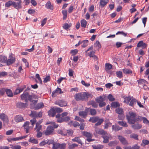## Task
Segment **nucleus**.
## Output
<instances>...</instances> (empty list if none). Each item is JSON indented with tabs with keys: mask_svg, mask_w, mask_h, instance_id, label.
I'll list each match as a JSON object with an SVG mask.
<instances>
[{
	"mask_svg": "<svg viewBox=\"0 0 149 149\" xmlns=\"http://www.w3.org/2000/svg\"><path fill=\"white\" fill-rule=\"evenodd\" d=\"M91 95L88 93L84 92L77 94L74 96L75 99L77 101H85Z\"/></svg>",
	"mask_w": 149,
	"mask_h": 149,
	"instance_id": "nucleus-1",
	"label": "nucleus"
},
{
	"mask_svg": "<svg viewBox=\"0 0 149 149\" xmlns=\"http://www.w3.org/2000/svg\"><path fill=\"white\" fill-rule=\"evenodd\" d=\"M130 116L127 115L126 118L127 120L128 123L131 124H134L136 122V113L132 112H129Z\"/></svg>",
	"mask_w": 149,
	"mask_h": 149,
	"instance_id": "nucleus-2",
	"label": "nucleus"
},
{
	"mask_svg": "<svg viewBox=\"0 0 149 149\" xmlns=\"http://www.w3.org/2000/svg\"><path fill=\"white\" fill-rule=\"evenodd\" d=\"M54 132V128L51 126H49L46 130L44 131L43 133L46 135H48L53 134Z\"/></svg>",
	"mask_w": 149,
	"mask_h": 149,
	"instance_id": "nucleus-3",
	"label": "nucleus"
},
{
	"mask_svg": "<svg viewBox=\"0 0 149 149\" xmlns=\"http://www.w3.org/2000/svg\"><path fill=\"white\" fill-rule=\"evenodd\" d=\"M83 135L87 138L86 140L88 142H91L94 141L91 139L92 134L91 133L86 131H83L82 132Z\"/></svg>",
	"mask_w": 149,
	"mask_h": 149,
	"instance_id": "nucleus-4",
	"label": "nucleus"
},
{
	"mask_svg": "<svg viewBox=\"0 0 149 149\" xmlns=\"http://www.w3.org/2000/svg\"><path fill=\"white\" fill-rule=\"evenodd\" d=\"M0 118L3 120L4 124H8L9 120L7 116L4 113L0 114Z\"/></svg>",
	"mask_w": 149,
	"mask_h": 149,
	"instance_id": "nucleus-5",
	"label": "nucleus"
},
{
	"mask_svg": "<svg viewBox=\"0 0 149 149\" xmlns=\"http://www.w3.org/2000/svg\"><path fill=\"white\" fill-rule=\"evenodd\" d=\"M16 106L19 108L23 109L27 107L28 104L26 103H24L21 102H18L16 104Z\"/></svg>",
	"mask_w": 149,
	"mask_h": 149,
	"instance_id": "nucleus-6",
	"label": "nucleus"
},
{
	"mask_svg": "<svg viewBox=\"0 0 149 149\" xmlns=\"http://www.w3.org/2000/svg\"><path fill=\"white\" fill-rule=\"evenodd\" d=\"M106 99V97L104 95L100 96L99 97H97L95 99L96 101L98 103L104 102Z\"/></svg>",
	"mask_w": 149,
	"mask_h": 149,
	"instance_id": "nucleus-7",
	"label": "nucleus"
},
{
	"mask_svg": "<svg viewBox=\"0 0 149 149\" xmlns=\"http://www.w3.org/2000/svg\"><path fill=\"white\" fill-rule=\"evenodd\" d=\"M56 104L62 107L66 106L67 105V102L64 100H60L56 101Z\"/></svg>",
	"mask_w": 149,
	"mask_h": 149,
	"instance_id": "nucleus-8",
	"label": "nucleus"
},
{
	"mask_svg": "<svg viewBox=\"0 0 149 149\" xmlns=\"http://www.w3.org/2000/svg\"><path fill=\"white\" fill-rule=\"evenodd\" d=\"M63 93L60 88L58 87L55 90L53 91L52 93V96L55 97L56 96V94H61Z\"/></svg>",
	"mask_w": 149,
	"mask_h": 149,
	"instance_id": "nucleus-9",
	"label": "nucleus"
},
{
	"mask_svg": "<svg viewBox=\"0 0 149 149\" xmlns=\"http://www.w3.org/2000/svg\"><path fill=\"white\" fill-rule=\"evenodd\" d=\"M118 139L120 142L124 145H127L128 144V143L126 139L123 137L121 136H118Z\"/></svg>",
	"mask_w": 149,
	"mask_h": 149,
	"instance_id": "nucleus-10",
	"label": "nucleus"
},
{
	"mask_svg": "<svg viewBox=\"0 0 149 149\" xmlns=\"http://www.w3.org/2000/svg\"><path fill=\"white\" fill-rule=\"evenodd\" d=\"M22 1H19L17 3L14 1L13 6L16 9H20L22 8Z\"/></svg>",
	"mask_w": 149,
	"mask_h": 149,
	"instance_id": "nucleus-11",
	"label": "nucleus"
},
{
	"mask_svg": "<svg viewBox=\"0 0 149 149\" xmlns=\"http://www.w3.org/2000/svg\"><path fill=\"white\" fill-rule=\"evenodd\" d=\"M30 124V122L28 121H26L24 124L23 127L26 131V133H28L29 132V130L30 128L31 127H29V125Z\"/></svg>",
	"mask_w": 149,
	"mask_h": 149,
	"instance_id": "nucleus-12",
	"label": "nucleus"
},
{
	"mask_svg": "<svg viewBox=\"0 0 149 149\" xmlns=\"http://www.w3.org/2000/svg\"><path fill=\"white\" fill-rule=\"evenodd\" d=\"M95 131L97 134L102 135V136L106 135L107 133V132H105L103 130L100 128L96 129Z\"/></svg>",
	"mask_w": 149,
	"mask_h": 149,
	"instance_id": "nucleus-13",
	"label": "nucleus"
},
{
	"mask_svg": "<svg viewBox=\"0 0 149 149\" xmlns=\"http://www.w3.org/2000/svg\"><path fill=\"white\" fill-rule=\"evenodd\" d=\"M147 46V44L143 42V41H140L138 43L137 47H141L143 49H144L146 48Z\"/></svg>",
	"mask_w": 149,
	"mask_h": 149,
	"instance_id": "nucleus-14",
	"label": "nucleus"
},
{
	"mask_svg": "<svg viewBox=\"0 0 149 149\" xmlns=\"http://www.w3.org/2000/svg\"><path fill=\"white\" fill-rule=\"evenodd\" d=\"M28 93L27 92H24L23 94L21 95V98L22 100H24L25 102H28Z\"/></svg>",
	"mask_w": 149,
	"mask_h": 149,
	"instance_id": "nucleus-15",
	"label": "nucleus"
},
{
	"mask_svg": "<svg viewBox=\"0 0 149 149\" xmlns=\"http://www.w3.org/2000/svg\"><path fill=\"white\" fill-rule=\"evenodd\" d=\"M85 111H89L91 114L92 116L95 115L97 113L96 110L93 109H91L90 108H86L85 109Z\"/></svg>",
	"mask_w": 149,
	"mask_h": 149,
	"instance_id": "nucleus-16",
	"label": "nucleus"
},
{
	"mask_svg": "<svg viewBox=\"0 0 149 149\" xmlns=\"http://www.w3.org/2000/svg\"><path fill=\"white\" fill-rule=\"evenodd\" d=\"M14 120L16 122L18 123L24 121L23 117L19 115H17L15 116L14 118Z\"/></svg>",
	"mask_w": 149,
	"mask_h": 149,
	"instance_id": "nucleus-17",
	"label": "nucleus"
},
{
	"mask_svg": "<svg viewBox=\"0 0 149 149\" xmlns=\"http://www.w3.org/2000/svg\"><path fill=\"white\" fill-rule=\"evenodd\" d=\"M109 0H100L99 6L101 8H103L109 2Z\"/></svg>",
	"mask_w": 149,
	"mask_h": 149,
	"instance_id": "nucleus-18",
	"label": "nucleus"
},
{
	"mask_svg": "<svg viewBox=\"0 0 149 149\" xmlns=\"http://www.w3.org/2000/svg\"><path fill=\"white\" fill-rule=\"evenodd\" d=\"M102 137L103 138L104 140L103 143H107L109 142V135H108L107 133L106 135L102 136Z\"/></svg>",
	"mask_w": 149,
	"mask_h": 149,
	"instance_id": "nucleus-19",
	"label": "nucleus"
},
{
	"mask_svg": "<svg viewBox=\"0 0 149 149\" xmlns=\"http://www.w3.org/2000/svg\"><path fill=\"white\" fill-rule=\"evenodd\" d=\"M88 105H91L93 107L96 108L97 107L98 105L93 100L90 101L87 103Z\"/></svg>",
	"mask_w": 149,
	"mask_h": 149,
	"instance_id": "nucleus-20",
	"label": "nucleus"
},
{
	"mask_svg": "<svg viewBox=\"0 0 149 149\" xmlns=\"http://www.w3.org/2000/svg\"><path fill=\"white\" fill-rule=\"evenodd\" d=\"M56 113H57L54 108L51 109L48 111L49 115L52 117H54Z\"/></svg>",
	"mask_w": 149,
	"mask_h": 149,
	"instance_id": "nucleus-21",
	"label": "nucleus"
},
{
	"mask_svg": "<svg viewBox=\"0 0 149 149\" xmlns=\"http://www.w3.org/2000/svg\"><path fill=\"white\" fill-rule=\"evenodd\" d=\"M122 97L124 99L123 102L127 104H129V102L131 99V97L130 96H124Z\"/></svg>",
	"mask_w": 149,
	"mask_h": 149,
	"instance_id": "nucleus-22",
	"label": "nucleus"
},
{
	"mask_svg": "<svg viewBox=\"0 0 149 149\" xmlns=\"http://www.w3.org/2000/svg\"><path fill=\"white\" fill-rule=\"evenodd\" d=\"M79 115L83 118H85L87 116V112L84 111H80L79 112Z\"/></svg>",
	"mask_w": 149,
	"mask_h": 149,
	"instance_id": "nucleus-23",
	"label": "nucleus"
},
{
	"mask_svg": "<svg viewBox=\"0 0 149 149\" xmlns=\"http://www.w3.org/2000/svg\"><path fill=\"white\" fill-rule=\"evenodd\" d=\"M138 84L139 85H141L142 86H145L146 84H148V82L145 80L143 79H141L137 80Z\"/></svg>",
	"mask_w": 149,
	"mask_h": 149,
	"instance_id": "nucleus-24",
	"label": "nucleus"
},
{
	"mask_svg": "<svg viewBox=\"0 0 149 149\" xmlns=\"http://www.w3.org/2000/svg\"><path fill=\"white\" fill-rule=\"evenodd\" d=\"M122 127H119V126L117 125H113L112 127V130L115 131H118L119 130L121 129Z\"/></svg>",
	"mask_w": 149,
	"mask_h": 149,
	"instance_id": "nucleus-25",
	"label": "nucleus"
},
{
	"mask_svg": "<svg viewBox=\"0 0 149 149\" xmlns=\"http://www.w3.org/2000/svg\"><path fill=\"white\" fill-rule=\"evenodd\" d=\"M72 140L73 142H77L81 145H82V141L79 137H76L72 139Z\"/></svg>",
	"mask_w": 149,
	"mask_h": 149,
	"instance_id": "nucleus-26",
	"label": "nucleus"
},
{
	"mask_svg": "<svg viewBox=\"0 0 149 149\" xmlns=\"http://www.w3.org/2000/svg\"><path fill=\"white\" fill-rule=\"evenodd\" d=\"M99 120V118L97 117H91L89 120V121L91 122L92 123H95Z\"/></svg>",
	"mask_w": 149,
	"mask_h": 149,
	"instance_id": "nucleus-27",
	"label": "nucleus"
},
{
	"mask_svg": "<svg viewBox=\"0 0 149 149\" xmlns=\"http://www.w3.org/2000/svg\"><path fill=\"white\" fill-rule=\"evenodd\" d=\"M46 8L50 10H52L53 9V6L51 4L50 1H48L47 2L45 5Z\"/></svg>",
	"mask_w": 149,
	"mask_h": 149,
	"instance_id": "nucleus-28",
	"label": "nucleus"
},
{
	"mask_svg": "<svg viewBox=\"0 0 149 149\" xmlns=\"http://www.w3.org/2000/svg\"><path fill=\"white\" fill-rule=\"evenodd\" d=\"M94 46L97 50H99L101 47V46L98 41L96 42L94 44Z\"/></svg>",
	"mask_w": 149,
	"mask_h": 149,
	"instance_id": "nucleus-29",
	"label": "nucleus"
},
{
	"mask_svg": "<svg viewBox=\"0 0 149 149\" xmlns=\"http://www.w3.org/2000/svg\"><path fill=\"white\" fill-rule=\"evenodd\" d=\"M137 102V101L135 98H132L130 100V102L129 103V105L131 107H133L134 104H136Z\"/></svg>",
	"mask_w": 149,
	"mask_h": 149,
	"instance_id": "nucleus-30",
	"label": "nucleus"
},
{
	"mask_svg": "<svg viewBox=\"0 0 149 149\" xmlns=\"http://www.w3.org/2000/svg\"><path fill=\"white\" fill-rule=\"evenodd\" d=\"M15 61V58L13 57L8 59L7 61V65H9L13 63Z\"/></svg>",
	"mask_w": 149,
	"mask_h": 149,
	"instance_id": "nucleus-31",
	"label": "nucleus"
},
{
	"mask_svg": "<svg viewBox=\"0 0 149 149\" xmlns=\"http://www.w3.org/2000/svg\"><path fill=\"white\" fill-rule=\"evenodd\" d=\"M132 127L134 129L139 130L142 127V125L138 124H136L132 125Z\"/></svg>",
	"mask_w": 149,
	"mask_h": 149,
	"instance_id": "nucleus-32",
	"label": "nucleus"
},
{
	"mask_svg": "<svg viewBox=\"0 0 149 149\" xmlns=\"http://www.w3.org/2000/svg\"><path fill=\"white\" fill-rule=\"evenodd\" d=\"M92 146L94 149H102L104 146L103 145L100 144H98L97 145H93Z\"/></svg>",
	"mask_w": 149,
	"mask_h": 149,
	"instance_id": "nucleus-33",
	"label": "nucleus"
},
{
	"mask_svg": "<svg viewBox=\"0 0 149 149\" xmlns=\"http://www.w3.org/2000/svg\"><path fill=\"white\" fill-rule=\"evenodd\" d=\"M10 147L12 149H21V147L20 145H18L11 144L10 145Z\"/></svg>",
	"mask_w": 149,
	"mask_h": 149,
	"instance_id": "nucleus-34",
	"label": "nucleus"
},
{
	"mask_svg": "<svg viewBox=\"0 0 149 149\" xmlns=\"http://www.w3.org/2000/svg\"><path fill=\"white\" fill-rule=\"evenodd\" d=\"M26 136H21L18 137L13 138L10 139V140L14 141H18L19 140H21L26 137Z\"/></svg>",
	"mask_w": 149,
	"mask_h": 149,
	"instance_id": "nucleus-35",
	"label": "nucleus"
},
{
	"mask_svg": "<svg viewBox=\"0 0 149 149\" xmlns=\"http://www.w3.org/2000/svg\"><path fill=\"white\" fill-rule=\"evenodd\" d=\"M6 92L7 95L10 97H12L13 96V93L9 89H7L6 90Z\"/></svg>",
	"mask_w": 149,
	"mask_h": 149,
	"instance_id": "nucleus-36",
	"label": "nucleus"
},
{
	"mask_svg": "<svg viewBox=\"0 0 149 149\" xmlns=\"http://www.w3.org/2000/svg\"><path fill=\"white\" fill-rule=\"evenodd\" d=\"M44 107L43 103L42 102H40L38 103L35 107L36 109H38Z\"/></svg>",
	"mask_w": 149,
	"mask_h": 149,
	"instance_id": "nucleus-37",
	"label": "nucleus"
},
{
	"mask_svg": "<svg viewBox=\"0 0 149 149\" xmlns=\"http://www.w3.org/2000/svg\"><path fill=\"white\" fill-rule=\"evenodd\" d=\"M138 135L136 134L133 133L130 135V137L131 138L133 139L136 140H137L138 139Z\"/></svg>",
	"mask_w": 149,
	"mask_h": 149,
	"instance_id": "nucleus-38",
	"label": "nucleus"
},
{
	"mask_svg": "<svg viewBox=\"0 0 149 149\" xmlns=\"http://www.w3.org/2000/svg\"><path fill=\"white\" fill-rule=\"evenodd\" d=\"M68 148L69 149H74L75 148L78 146L77 144L76 143H73L72 144H68Z\"/></svg>",
	"mask_w": 149,
	"mask_h": 149,
	"instance_id": "nucleus-39",
	"label": "nucleus"
},
{
	"mask_svg": "<svg viewBox=\"0 0 149 149\" xmlns=\"http://www.w3.org/2000/svg\"><path fill=\"white\" fill-rule=\"evenodd\" d=\"M123 73L125 74H131L132 72V71L131 70L127 68L123 69Z\"/></svg>",
	"mask_w": 149,
	"mask_h": 149,
	"instance_id": "nucleus-40",
	"label": "nucleus"
},
{
	"mask_svg": "<svg viewBox=\"0 0 149 149\" xmlns=\"http://www.w3.org/2000/svg\"><path fill=\"white\" fill-rule=\"evenodd\" d=\"M35 129L36 130L37 132H38L41 130L42 126L41 125L38 124V123H36Z\"/></svg>",
	"mask_w": 149,
	"mask_h": 149,
	"instance_id": "nucleus-41",
	"label": "nucleus"
},
{
	"mask_svg": "<svg viewBox=\"0 0 149 149\" xmlns=\"http://www.w3.org/2000/svg\"><path fill=\"white\" fill-rule=\"evenodd\" d=\"M88 40H84L82 42V45H81V47H85L88 45Z\"/></svg>",
	"mask_w": 149,
	"mask_h": 149,
	"instance_id": "nucleus-42",
	"label": "nucleus"
},
{
	"mask_svg": "<svg viewBox=\"0 0 149 149\" xmlns=\"http://www.w3.org/2000/svg\"><path fill=\"white\" fill-rule=\"evenodd\" d=\"M7 60V58L4 56L0 55V62H5Z\"/></svg>",
	"mask_w": 149,
	"mask_h": 149,
	"instance_id": "nucleus-43",
	"label": "nucleus"
},
{
	"mask_svg": "<svg viewBox=\"0 0 149 149\" xmlns=\"http://www.w3.org/2000/svg\"><path fill=\"white\" fill-rule=\"evenodd\" d=\"M118 123L120 125L123 126L124 127H126L128 126L126 123L124 121H118Z\"/></svg>",
	"mask_w": 149,
	"mask_h": 149,
	"instance_id": "nucleus-44",
	"label": "nucleus"
},
{
	"mask_svg": "<svg viewBox=\"0 0 149 149\" xmlns=\"http://www.w3.org/2000/svg\"><path fill=\"white\" fill-rule=\"evenodd\" d=\"M69 124L70 125H73L74 127H76L77 126H79V125L78 122L74 121H71L70 123Z\"/></svg>",
	"mask_w": 149,
	"mask_h": 149,
	"instance_id": "nucleus-45",
	"label": "nucleus"
},
{
	"mask_svg": "<svg viewBox=\"0 0 149 149\" xmlns=\"http://www.w3.org/2000/svg\"><path fill=\"white\" fill-rule=\"evenodd\" d=\"M14 1H9L5 3V5L6 7H9L11 5L13 6Z\"/></svg>",
	"mask_w": 149,
	"mask_h": 149,
	"instance_id": "nucleus-46",
	"label": "nucleus"
},
{
	"mask_svg": "<svg viewBox=\"0 0 149 149\" xmlns=\"http://www.w3.org/2000/svg\"><path fill=\"white\" fill-rule=\"evenodd\" d=\"M118 143V142L116 141L110 142L109 143V146H115Z\"/></svg>",
	"mask_w": 149,
	"mask_h": 149,
	"instance_id": "nucleus-47",
	"label": "nucleus"
},
{
	"mask_svg": "<svg viewBox=\"0 0 149 149\" xmlns=\"http://www.w3.org/2000/svg\"><path fill=\"white\" fill-rule=\"evenodd\" d=\"M112 68V65L109 63H106L105 64V70L106 71L108 70L111 69Z\"/></svg>",
	"mask_w": 149,
	"mask_h": 149,
	"instance_id": "nucleus-48",
	"label": "nucleus"
},
{
	"mask_svg": "<svg viewBox=\"0 0 149 149\" xmlns=\"http://www.w3.org/2000/svg\"><path fill=\"white\" fill-rule=\"evenodd\" d=\"M81 26L82 27H85L87 24V22L84 19H82L81 22Z\"/></svg>",
	"mask_w": 149,
	"mask_h": 149,
	"instance_id": "nucleus-49",
	"label": "nucleus"
},
{
	"mask_svg": "<svg viewBox=\"0 0 149 149\" xmlns=\"http://www.w3.org/2000/svg\"><path fill=\"white\" fill-rule=\"evenodd\" d=\"M37 97H36L34 95H28L27 100H29L30 102L32 100V99L33 98H36Z\"/></svg>",
	"mask_w": 149,
	"mask_h": 149,
	"instance_id": "nucleus-50",
	"label": "nucleus"
},
{
	"mask_svg": "<svg viewBox=\"0 0 149 149\" xmlns=\"http://www.w3.org/2000/svg\"><path fill=\"white\" fill-rule=\"evenodd\" d=\"M29 141L33 143L36 144H37L38 143V140L34 138L32 139L30 138L29 139Z\"/></svg>",
	"mask_w": 149,
	"mask_h": 149,
	"instance_id": "nucleus-51",
	"label": "nucleus"
},
{
	"mask_svg": "<svg viewBox=\"0 0 149 149\" xmlns=\"http://www.w3.org/2000/svg\"><path fill=\"white\" fill-rule=\"evenodd\" d=\"M30 116L33 117V118H35L37 117V113L36 111H31V113Z\"/></svg>",
	"mask_w": 149,
	"mask_h": 149,
	"instance_id": "nucleus-52",
	"label": "nucleus"
},
{
	"mask_svg": "<svg viewBox=\"0 0 149 149\" xmlns=\"http://www.w3.org/2000/svg\"><path fill=\"white\" fill-rule=\"evenodd\" d=\"M111 107L113 108H116L118 107L119 105L118 102H113L111 103Z\"/></svg>",
	"mask_w": 149,
	"mask_h": 149,
	"instance_id": "nucleus-53",
	"label": "nucleus"
},
{
	"mask_svg": "<svg viewBox=\"0 0 149 149\" xmlns=\"http://www.w3.org/2000/svg\"><path fill=\"white\" fill-rule=\"evenodd\" d=\"M108 98L110 101H113L115 100V98L113 97V96L111 94L109 95L107 97Z\"/></svg>",
	"mask_w": 149,
	"mask_h": 149,
	"instance_id": "nucleus-54",
	"label": "nucleus"
},
{
	"mask_svg": "<svg viewBox=\"0 0 149 149\" xmlns=\"http://www.w3.org/2000/svg\"><path fill=\"white\" fill-rule=\"evenodd\" d=\"M62 13L63 15V19H65L67 17V12L66 10H62Z\"/></svg>",
	"mask_w": 149,
	"mask_h": 149,
	"instance_id": "nucleus-55",
	"label": "nucleus"
},
{
	"mask_svg": "<svg viewBox=\"0 0 149 149\" xmlns=\"http://www.w3.org/2000/svg\"><path fill=\"white\" fill-rule=\"evenodd\" d=\"M36 77L38 79V83H39L40 84H42V81L41 79V78L40 77V75L39 74H36Z\"/></svg>",
	"mask_w": 149,
	"mask_h": 149,
	"instance_id": "nucleus-56",
	"label": "nucleus"
},
{
	"mask_svg": "<svg viewBox=\"0 0 149 149\" xmlns=\"http://www.w3.org/2000/svg\"><path fill=\"white\" fill-rule=\"evenodd\" d=\"M59 143H54L53 144L52 148L53 149H57L59 148Z\"/></svg>",
	"mask_w": 149,
	"mask_h": 149,
	"instance_id": "nucleus-57",
	"label": "nucleus"
},
{
	"mask_svg": "<svg viewBox=\"0 0 149 149\" xmlns=\"http://www.w3.org/2000/svg\"><path fill=\"white\" fill-rule=\"evenodd\" d=\"M116 74L118 78H121L123 77L122 72L121 71H119L116 72Z\"/></svg>",
	"mask_w": 149,
	"mask_h": 149,
	"instance_id": "nucleus-58",
	"label": "nucleus"
},
{
	"mask_svg": "<svg viewBox=\"0 0 149 149\" xmlns=\"http://www.w3.org/2000/svg\"><path fill=\"white\" fill-rule=\"evenodd\" d=\"M66 144L65 143H59V149H65Z\"/></svg>",
	"mask_w": 149,
	"mask_h": 149,
	"instance_id": "nucleus-59",
	"label": "nucleus"
},
{
	"mask_svg": "<svg viewBox=\"0 0 149 149\" xmlns=\"http://www.w3.org/2000/svg\"><path fill=\"white\" fill-rule=\"evenodd\" d=\"M86 53V54H87L90 57H93L94 55H95V52L93 51H91L89 53Z\"/></svg>",
	"mask_w": 149,
	"mask_h": 149,
	"instance_id": "nucleus-60",
	"label": "nucleus"
},
{
	"mask_svg": "<svg viewBox=\"0 0 149 149\" xmlns=\"http://www.w3.org/2000/svg\"><path fill=\"white\" fill-rule=\"evenodd\" d=\"M116 112L119 114H123V109L120 108L117 109L116 110Z\"/></svg>",
	"mask_w": 149,
	"mask_h": 149,
	"instance_id": "nucleus-61",
	"label": "nucleus"
},
{
	"mask_svg": "<svg viewBox=\"0 0 149 149\" xmlns=\"http://www.w3.org/2000/svg\"><path fill=\"white\" fill-rule=\"evenodd\" d=\"M78 50L77 49L71 50L70 51V53L72 54V56L75 55L78 52Z\"/></svg>",
	"mask_w": 149,
	"mask_h": 149,
	"instance_id": "nucleus-62",
	"label": "nucleus"
},
{
	"mask_svg": "<svg viewBox=\"0 0 149 149\" xmlns=\"http://www.w3.org/2000/svg\"><path fill=\"white\" fill-rule=\"evenodd\" d=\"M47 142V143L48 145L51 144H53L54 142V140L53 139H47L46 140Z\"/></svg>",
	"mask_w": 149,
	"mask_h": 149,
	"instance_id": "nucleus-63",
	"label": "nucleus"
},
{
	"mask_svg": "<svg viewBox=\"0 0 149 149\" xmlns=\"http://www.w3.org/2000/svg\"><path fill=\"white\" fill-rule=\"evenodd\" d=\"M75 119L81 122H83L84 121V120L80 118L79 116H75Z\"/></svg>",
	"mask_w": 149,
	"mask_h": 149,
	"instance_id": "nucleus-64",
	"label": "nucleus"
}]
</instances>
